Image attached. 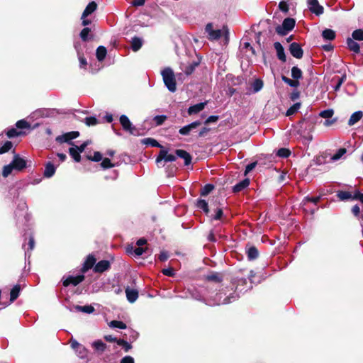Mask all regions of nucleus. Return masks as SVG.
I'll list each match as a JSON object with an SVG mask.
<instances>
[{
	"instance_id": "obj_41",
	"label": "nucleus",
	"mask_w": 363,
	"mask_h": 363,
	"mask_svg": "<svg viewBox=\"0 0 363 363\" xmlns=\"http://www.w3.org/2000/svg\"><path fill=\"white\" fill-rule=\"evenodd\" d=\"M110 326L114 328L125 329L127 328L125 323L120 320H112Z\"/></svg>"
},
{
	"instance_id": "obj_26",
	"label": "nucleus",
	"mask_w": 363,
	"mask_h": 363,
	"mask_svg": "<svg viewBox=\"0 0 363 363\" xmlns=\"http://www.w3.org/2000/svg\"><path fill=\"white\" fill-rule=\"evenodd\" d=\"M347 45L349 48V49L355 53H359L360 51V48L359 44L354 40L352 38H347Z\"/></svg>"
},
{
	"instance_id": "obj_57",
	"label": "nucleus",
	"mask_w": 363,
	"mask_h": 363,
	"mask_svg": "<svg viewBox=\"0 0 363 363\" xmlns=\"http://www.w3.org/2000/svg\"><path fill=\"white\" fill-rule=\"evenodd\" d=\"M101 167L104 169H108L114 167L108 158H104L101 163Z\"/></svg>"
},
{
	"instance_id": "obj_19",
	"label": "nucleus",
	"mask_w": 363,
	"mask_h": 363,
	"mask_svg": "<svg viewBox=\"0 0 363 363\" xmlns=\"http://www.w3.org/2000/svg\"><path fill=\"white\" fill-rule=\"evenodd\" d=\"M125 294L130 303H134L138 298V291L135 289H130L128 287L125 289Z\"/></svg>"
},
{
	"instance_id": "obj_60",
	"label": "nucleus",
	"mask_w": 363,
	"mask_h": 363,
	"mask_svg": "<svg viewBox=\"0 0 363 363\" xmlns=\"http://www.w3.org/2000/svg\"><path fill=\"white\" fill-rule=\"evenodd\" d=\"M89 160L94 162H99L102 160V155L99 152H94L93 157H89Z\"/></svg>"
},
{
	"instance_id": "obj_30",
	"label": "nucleus",
	"mask_w": 363,
	"mask_h": 363,
	"mask_svg": "<svg viewBox=\"0 0 363 363\" xmlns=\"http://www.w3.org/2000/svg\"><path fill=\"white\" fill-rule=\"evenodd\" d=\"M247 255L250 260H253L257 258L259 252L257 249L255 247L252 246L248 248V250H247Z\"/></svg>"
},
{
	"instance_id": "obj_8",
	"label": "nucleus",
	"mask_w": 363,
	"mask_h": 363,
	"mask_svg": "<svg viewBox=\"0 0 363 363\" xmlns=\"http://www.w3.org/2000/svg\"><path fill=\"white\" fill-rule=\"evenodd\" d=\"M307 5L310 11L315 13L316 16H320L323 13L324 9L319 4L318 0H308Z\"/></svg>"
},
{
	"instance_id": "obj_61",
	"label": "nucleus",
	"mask_w": 363,
	"mask_h": 363,
	"mask_svg": "<svg viewBox=\"0 0 363 363\" xmlns=\"http://www.w3.org/2000/svg\"><path fill=\"white\" fill-rule=\"evenodd\" d=\"M158 258L161 262H164L169 258V254L167 252L162 251L159 255Z\"/></svg>"
},
{
	"instance_id": "obj_38",
	"label": "nucleus",
	"mask_w": 363,
	"mask_h": 363,
	"mask_svg": "<svg viewBox=\"0 0 363 363\" xmlns=\"http://www.w3.org/2000/svg\"><path fill=\"white\" fill-rule=\"evenodd\" d=\"M347 152V150L345 148L339 149L331 157L333 161L339 160L345 153Z\"/></svg>"
},
{
	"instance_id": "obj_39",
	"label": "nucleus",
	"mask_w": 363,
	"mask_h": 363,
	"mask_svg": "<svg viewBox=\"0 0 363 363\" xmlns=\"http://www.w3.org/2000/svg\"><path fill=\"white\" fill-rule=\"evenodd\" d=\"M23 134V133L22 131H18L17 130L16 128H12L11 129H9L7 132H6V135L8 136V138H15V137H17V136H19Z\"/></svg>"
},
{
	"instance_id": "obj_34",
	"label": "nucleus",
	"mask_w": 363,
	"mask_h": 363,
	"mask_svg": "<svg viewBox=\"0 0 363 363\" xmlns=\"http://www.w3.org/2000/svg\"><path fill=\"white\" fill-rule=\"evenodd\" d=\"M337 196L341 201L349 200L352 197V194L350 192L346 191H338L337 193Z\"/></svg>"
},
{
	"instance_id": "obj_36",
	"label": "nucleus",
	"mask_w": 363,
	"mask_h": 363,
	"mask_svg": "<svg viewBox=\"0 0 363 363\" xmlns=\"http://www.w3.org/2000/svg\"><path fill=\"white\" fill-rule=\"evenodd\" d=\"M291 77L298 81L302 78V71L298 67H293L291 69Z\"/></svg>"
},
{
	"instance_id": "obj_46",
	"label": "nucleus",
	"mask_w": 363,
	"mask_h": 363,
	"mask_svg": "<svg viewBox=\"0 0 363 363\" xmlns=\"http://www.w3.org/2000/svg\"><path fill=\"white\" fill-rule=\"evenodd\" d=\"M334 114V111L333 109H326L320 111L319 116L324 118H331Z\"/></svg>"
},
{
	"instance_id": "obj_56",
	"label": "nucleus",
	"mask_w": 363,
	"mask_h": 363,
	"mask_svg": "<svg viewBox=\"0 0 363 363\" xmlns=\"http://www.w3.org/2000/svg\"><path fill=\"white\" fill-rule=\"evenodd\" d=\"M90 32V28H84L80 32V38L83 41H86L88 39V35Z\"/></svg>"
},
{
	"instance_id": "obj_15",
	"label": "nucleus",
	"mask_w": 363,
	"mask_h": 363,
	"mask_svg": "<svg viewBox=\"0 0 363 363\" xmlns=\"http://www.w3.org/2000/svg\"><path fill=\"white\" fill-rule=\"evenodd\" d=\"M110 268V262L108 260H101L96 263L94 271L97 273H102Z\"/></svg>"
},
{
	"instance_id": "obj_9",
	"label": "nucleus",
	"mask_w": 363,
	"mask_h": 363,
	"mask_svg": "<svg viewBox=\"0 0 363 363\" xmlns=\"http://www.w3.org/2000/svg\"><path fill=\"white\" fill-rule=\"evenodd\" d=\"M11 163L12 164L14 170L16 171H21L26 167V161L17 154L13 155V160Z\"/></svg>"
},
{
	"instance_id": "obj_63",
	"label": "nucleus",
	"mask_w": 363,
	"mask_h": 363,
	"mask_svg": "<svg viewBox=\"0 0 363 363\" xmlns=\"http://www.w3.org/2000/svg\"><path fill=\"white\" fill-rule=\"evenodd\" d=\"M210 130V129L207 127H203L201 128L199 130V133H198V137L199 138H201V137H203L208 131Z\"/></svg>"
},
{
	"instance_id": "obj_2",
	"label": "nucleus",
	"mask_w": 363,
	"mask_h": 363,
	"mask_svg": "<svg viewBox=\"0 0 363 363\" xmlns=\"http://www.w3.org/2000/svg\"><path fill=\"white\" fill-rule=\"evenodd\" d=\"M163 82L167 89L170 92H175L177 90V83L174 73L172 68L165 67L161 71Z\"/></svg>"
},
{
	"instance_id": "obj_16",
	"label": "nucleus",
	"mask_w": 363,
	"mask_h": 363,
	"mask_svg": "<svg viewBox=\"0 0 363 363\" xmlns=\"http://www.w3.org/2000/svg\"><path fill=\"white\" fill-rule=\"evenodd\" d=\"M274 47L277 51V55L278 59L282 61L283 62H286V57L282 45L279 42H275L274 43Z\"/></svg>"
},
{
	"instance_id": "obj_45",
	"label": "nucleus",
	"mask_w": 363,
	"mask_h": 363,
	"mask_svg": "<svg viewBox=\"0 0 363 363\" xmlns=\"http://www.w3.org/2000/svg\"><path fill=\"white\" fill-rule=\"evenodd\" d=\"M13 170H14V168L12 164L10 162L9 164L4 167L2 175L4 177H7L12 172Z\"/></svg>"
},
{
	"instance_id": "obj_10",
	"label": "nucleus",
	"mask_w": 363,
	"mask_h": 363,
	"mask_svg": "<svg viewBox=\"0 0 363 363\" xmlns=\"http://www.w3.org/2000/svg\"><path fill=\"white\" fill-rule=\"evenodd\" d=\"M206 32L208 35L209 40H218L221 37L222 31L220 29L213 30L212 23H208L205 28Z\"/></svg>"
},
{
	"instance_id": "obj_62",
	"label": "nucleus",
	"mask_w": 363,
	"mask_h": 363,
	"mask_svg": "<svg viewBox=\"0 0 363 363\" xmlns=\"http://www.w3.org/2000/svg\"><path fill=\"white\" fill-rule=\"evenodd\" d=\"M256 164H257L256 162H252V163L248 164L246 166V168H245V175H246L250 172H251L256 167Z\"/></svg>"
},
{
	"instance_id": "obj_50",
	"label": "nucleus",
	"mask_w": 363,
	"mask_h": 363,
	"mask_svg": "<svg viewBox=\"0 0 363 363\" xmlns=\"http://www.w3.org/2000/svg\"><path fill=\"white\" fill-rule=\"evenodd\" d=\"M16 126L19 129L30 128V125L24 119L20 120L16 122Z\"/></svg>"
},
{
	"instance_id": "obj_54",
	"label": "nucleus",
	"mask_w": 363,
	"mask_h": 363,
	"mask_svg": "<svg viewBox=\"0 0 363 363\" xmlns=\"http://www.w3.org/2000/svg\"><path fill=\"white\" fill-rule=\"evenodd\" d=\"M27 208L26 202L23 199H21L18 203V209L22 211L23 214L26 213Z\"/></svg>"
},
{
	"instance_id": "obj_6",
	"label": "nucleus",
	"mask_w": 363,
	"mask_h": 363,
	"mask_svg": "<svg viewBox=\"0 0 363 363\" xmlns=\"http://www.w3.org/2000/svg\"><path fill=\"white\" fill-rule=\"evenodd\" d=\"M79 135L78 131L68 132L56 138V141L60 143H67L70 145H73L71 142L72 140L77 138Z\"/></svg>"
},
{
	"instance_id": "obj_44",
	"label": "nucleus",
	"mask_w": 363,
	"mask_h": 363,
	"mask_svg": "<svg viewBox=\"0 0 363 363\" xmlns=\"http://www.w3.org/2000/svg\"><path fill=\"white\" fill-rule=\"evenodd\" d=\"M197 207L202 209L205 213L208 212V203L203 199H199L197 201Z\"/></svg>"
},
{
	"instance_id": "obj_5",
	"label": "nucleus",
	"mask_w": 363,
	"mask_h": 363,
	"mask_svg": "<svg viewBox=\"0 0 363 363\" xmlns=\"http://www.w3.org/2000/svg\"><path fill=\"white\" fill-rule=\"evenodd\" d=\"M71 347L74 350L75 354L80 359H85L87 357L88 350L87 349L78 342L75 339L71 338L70 340Z\"/></svg>"
},
{
	"instance_id": "obj_48",
	"label": "nucleus",
	"mask_w": 363,
	"mask_h": 363,
	"mask_svg": "<svg viewBox=\"0 0 363 363\" xmlns=\"http://www.w3.org/2000/svg\"><path fill=\"white\" fill-rule=\"evenodd\" d=\"M35 247V240L33 236H30L29 238V242H28V249L27 251L25 252V257L26 258L28 257V258L30 256V253L28 252V250L31 251L33 250Z\"/></svg>"
},
{
	"instance_id": "obj_18",
	"label": "nucleus",
	"mask_w": 363,
	"mask_h": 363,
	"mask_svg": "<svg viewBox=\"0 0 363 363\" xmlns=\"http://www.w3.org/2000/svg\"><path fill=\"white\" fill-rule=\"evenodd\" d=\"M96 262V259L93 255H89L84 263V265L82 269V272L83 273L88 271L89 269L92 268Z\"/></svg>"
},
{
	"instance_id": "obj_22",
	"label": "nucleus",
	"mask_w": 363,
	"mask_h": 363,
	"mask_svg": "<svg viewBox=\"0 0 363 363\" xmlns=\"http://www.w3.org/2000/svg\"><path fill=\"white\" fill-rule=\"evenodd\" d=\"M362 116L363 113L361 111L353 113L348 121V125L350 126L354 125L362 118Z\"/></svg>"
},
{
	"instance_id": "obj_53",
	"label": "nucleus",
	"mask_w": 363,
	"mask_h": 363,
	"mask_svg": "<svg viewBox=\"0 0 363 363\" xmlns=\"http://www.w3.org/2000/svg\"><path fill=\"white\" fill-rule=\"evenodd\" d=\"M84 123H86V125H87L88 126H91V125H95L98 123V121L97 119L94 117V116H90V117H86L85 119H84Z\"/></svg>"
},
{
	"instance_id": "obj_52",
	"label": "nucleus",
	"mask_w": 363,
	"mask_h": 363,
	"mask_svg": "<svg viewBox=\"0 0 363 363\" xmlns=\"http://www.w3.org/2000/svg\"><path fill=\"white\" fill-rule=\"evenodd\" d=\"M166 119L167 116L165 115L155 116L153 118V120L157 125H162L165 121Z\"/></svg>"
},
{
	"instance_id": "obj_43",
	"label": "nucleus",
	"mask_w": 363,
	"mask_h": 363,
	"mask_svg": "<svg viewBox=\"0 0 363 363\" xmlns=\"http://www.w3.org/2000/svg\"><path fill=\"white\" fill-rule=\"evenodd\" d=\"M13 147V144L11 141H6L1 147H0V155L9 152Z\"/></svg>"
},
{
	"instance_id": "obj_42",
	"label": "nucleus",
	"mask_w": 363,
	"mask_h": 363,
	"mask_svg": "<svg viewBox=\"0 0 363 363\" xmlns=\"http://www.w3.org/2000/svg\"><path fill=\"white\" fill-rule=\"evenodd\" d=\"M352 39L355 40H363V30L357 29L352 32Z\"/></svg>"
},
{
	"instance_id": "obj_51",
	"label": "nucleus",
	"mask_w": 363,
	"mask_h": 363,
	"mask_svg": "<svg viewBox=\"0 0 363 363\" xmlns=\"http://www.w3.org/2000/svg\"><path fill=\"white\" fill-rule=\"evenodd\" d=\"M213 189V185L210 184H206L202 189L201 194L202 196H207Z\"/></svg>"
},
{
	"instance_id": "obj_3",
	"label": "nucleus",
	"mask_w": 363,
	"mask_h": 363,
	"mask_svg": "<svg viewBox=\"0 0 363 363\" xmlns=\"http://www.w3.org/2000/svg\"><path fill=\"white\" fill-rule=\"evenodd\" d=\"M177 160V155L169 154L168 150L164 148V147L160 150L156 160L155 162L158 167H164V164H162L163 162H174Z\"/></svg>"
},
{
	"instance_id": "obj_27",
	"label": "nucleus",
	"mask_w": 363,
	"mask_h": 363,
	"mask_svg": "<svg viewBox=\"0 0 363 363\" xmlns=\"http://www.w3.org/2000/svg\"><path fill=\"white\" fill-rule=\"evenodd\" d=\"M142 144L150 145L151 147H160L161 149L163 147L155 139L151 138H144L141 140Z\"/></svg>"
},
{
	"instance_id": "obj_28",
	"label": "nucleus",
	"mask_w": 363,
	"mask_h": 363,
	"mask_svg": "<svg viewBox=\"0 0 363 363\" xmlns=\"http://www.w3.org/2000/svg\"><path fill=\"white\" fill-rule=\"evenodd\" d=\"M322 36L326 40H333L335 38V32L333 30L326 28L323 30Z\"/></svg>"
},
{
	"instance_id": "obj_40",
	"label": "nucleus",
	"mask_w": 363,
	"mask_h": 363,
	"mask_svg": "<svg viewBox=\"0 0 363 363\" xmlns=\"http://www.w3.org/2000/svg\"><path fill=\"white\" fill-rule=\"evenodd\" d=\"M301 107V103L298 102L294 104L293 106H291L287 111H286V116H289L293 114H294L296 112L298 111V110Z\"/></svg>"
},
{
	"instance_id": "obj_33",
	"label": "nucleus",
	"mask_w": 363,
	"mask_h": 363,
	"mask_svg": "<svg viewBox=\"0 0 363 363\" xmlns=\"http://www.w3.org/2000/svg\"><path fill=\"white\" fill-rule=\"evenodd\" d=\"M263 87V82L259 79H255L252 84V88L253 89L254 93H257Z\"/></svg>"
},
{
	"instance_id": "obj_37",
	"label": "nucleus",
	"mask_w": 363,
	"mask_h": 363,
	"mask_svg": "<svg viewBox=\"0 0 363 363\" xmlns=\"http://www.w3.org/2000/svg\"><path fill=\"white\" fill-rule=\"evenodd\" d=\"M281 79L284 82H285L286 84H287L289 86H290L291 87H297L299 86V82L297 81L296 79L292 80L284 75L281 76Z\"/></svg>"
},
{
	"instance_id": "obj_55",
	"label": "nucleus",
	"mask_w": 363,
	"mask_h": 363,
	"mask_svg": "<svg viewBox=\"0 0 363 363\" xmlns=\"http://www.w3.org/2000/svg\"><path fill=\"white\" fill-rule=\"evenodd\" d=\"M206 280L215 282H220L221 281V279L220 278L218 274L213 273L208 275L206 277Z\"/></svg>"
},
{
	"instance_id": "obj_24",
	"label": "nucleus",
	"mask_w": 363,
	"mask_h": 363,
	"mask_svg": "<svg viewBox=\"0 0 363 363\" xmlns=\"http://www.w3.org/2000/svg\"><path fill=\"white\" fill-rule=\"evenodd\" d=\"M143 45V40L138 37H133L131 40V48L133 51H138Z\"/></svg>"
},
{
	"instance_id": "obj_49",
	"label": "nucleus",
	"mask_w": 363,
	"mask_h": 363,
	"mask_svg": "<svg viewBox=\"0 0 363 363\" xmlns=\"http://www.w3.org/2000/svg\"><path fill=\"white\" fill-rule=\"evenodd\" d=\"M117 344L120 346H122L126 352L132 348V346L130 343L122 339L117 340Z\"/></svg>"
},
{
	"instance_id": "obj_13",
	"label": "nucleus",
	"mask_w": 363,
	"mask_h": 363,
	"mask_svg": "<svg viewBox=\"0 0 363 363\" xmlns=\"http://www.w3.org/2000/svg\"><path fill=\"white\" fill-rule=\"evenodd\" d=\"M289 51L291 55L297 59H301L303 57V50L297 43H292L290 45Z\"/></svg>"
},
{
	"instance_id": "obj_14",
	"label": "nucleus",
	"mask_w": 363,
	"mask_h": 363,
	"mask_svg": "<svg viewBox=\"0 0 363 363\" xmlns=\"http://www.w3.org/2000/svg\"><path fill=\"white\" fill-rule=\"evenodd\" d=\"M175 154L177 157H180L184 160V164L186 166L189 165L191 163L192 157L191 155L184 150H176Z\"/></svg>"
},
{
	"instance_id": "obj_4",
	"label": "nucleus",
	"mask_w": 363,
	"mask_h": 363,
	"mask_svg": "<svg viewBox=\"0 0 363 363\" xmlns=\"http://www.w3.org/2000/svg\"><path fill=\"white\" fill-rule=\"evenodd\" d=\"M295 20L291 18H286L283 21L281 26L276 28V32L280 35H286L295 26Z\"/></svg>"
},
{
	"instance_id": "obj_32",
	"label": "nucleus",
	"mask_w": 363,
	"mask_h": 363,
	"mask_svg": "<svg viewBox=\"0 0 363 363\" xmlns=\"http://www.w3.org/2000/svg\"><path fill=\"white\" fill-rule=\"evenodd\" d=\"M75 309L77 311L83 312L88 314L92 313L94 311V308L91 306H76Z\"/></svg>"
},
{
	"instance_id": "obj_58",
	"label": "nucleus",
	"mask_w": 363,
	"mask_h": 363,
	"mask_svg": "<svg viewBox=\"0 0 363 363\" xmlns=\"http://www.w3.org/2000/svg\"><path fill=\"white\" fill-rule=\"evenodd\" d=\"M279 9L284 13H287L289 11V6L287 4L286 1H281L279 4Z\"/></svg>"
},
{
	"instance_id": "obj_64",
	"label": "nucleus",
	"mask_w": 363,
	"mask_h": 363,
	"mask_svg": "<svg viewBox=\"0 0 363 363\" xmlns=\"http://www.w3.org/2000/svg\"><path fill=\"white\" fill-rule=\"evenodd\" d=\"M121 363H135L134 359L130 356H125L121 360Z\"/></svg>"
},
{
	"instance_id": "obj_35",
	"label": "nucleus",
	"mask_w": 363,
	"mask_h": 363,
	"mask_svg": "<svg viewBox=\"0 0 363 363\" xmlns=\"http://www.w3.org/2000/svg\"><path fill=\"white\" fill-rule=\"evenodd\" d=\"M69 155L72 157L74 161L79 162L81 160L80 153L74 147H72L69 150Z\"/></svg>"
},
{
	"instance_id": "obj_7",
	"label": "nucleus",
	"mask_w": 363,
	"mask_h": 363,
	"mask_svg": "<svg viewBox=\"0 0 363 363\" xmlns=\"http://www.w3.org/2000/svg\"><path fill=\"white\" fill-rule=\"evenodd\" d=\"M201 125L200 121H194L179 130V133L182 135H189L191 132H195L196 130Z\"/></svg>"
},
{
	"instance_id": "obj_29",
	"label": "nucleus",
	"mask_w": 363,
	"mask_h": 363,
	"mask_svg": "<svg viewBox=\"0 0 363 363\" xmlns=\"http://www.w3.org/2000/svg\"><path fill=\"white\" fill-rule=\"evenodd\" d=\"M91 345L95 350L99 352H103L106 348V345L100 340L93 342Z\"/></svg>"
},
{
	"instance_id": "obj_47",
	"label": "nucleus",
	"mask_w": 363,
	"mask_h": 363,
	"mask_svg": "<svg viewBox=\"0 0 363 363\" xmlns=\"http://www.w3.org/2000/svg\"><path fill=\"white\" fill-rule=\"evenodd\" d=\"M290 150L286 148H280L277 152V155L283 158L288 157L290 155Z\"/></svg>"
},
{
	"instance_id": "obj_17",
	"label": "nucleus",
	"mask_w": 363,
	"mask_h": 363,
	"mask_svg": "<svg viewBox=\"0 0 363 363\" xmlns=\"http://www.w3.org/2000/svg\"><path fill=\"white\" fill-rule=\"evenodd\" d=\"M206 104V102H201L195 105L191 106L188 108L189 115H193L199 113L205 108Z\"/></svg>"
},
{
	"instance_id": "obj_21",
	"label": "nucleus",
	"mask_w": 363,
	"mask_h": 363,
	"mask_svg": "<svg viewBox=\"0 0 363 363\" xmlns=\"http://www.w3.org/2000/svg\"><path fill=\"white\" fill-rule=\"evenodd\" d=\"M97 8V4L94 1L90 2L85 8L82 15V18H84L91 14Z\"/></svg>"
},
{
	"instance_id": "obj_59",
	"label": "nucleus",
	"mask_w": 363,
	"mask_h": 363,
	"mask_svg": "<svg viewBox=\"0 0 363 363\" xmlns=\"http://www.w3.org/2000/svg\"><path fill=\"white\" fill-rule=\"evenodd\" d=\"M198 65V63L191 64L187 66L184 70L186 75H190L195 69V67Z\"/></svg>"
},
{
	"instance_id": "obj_23",
	"label": "nucleus",
	"mask_w": 363,
	"mask_h": 363,
	"mask_svg": "<svg viewBox=\"0 0 363 363\" xmlns=\"http://www.w3.org/2000/svg\"><path fill=\"white\" fill-rule=\"evenodd\" d=\"M107 54V50L104 46H99L96 51V57L99 62H102Z\"/></svg>"
},
{
	"instance_id": "obj_25",
	"label": "nucleus",
	"mask_w": 363,
	"mask_h": 363,
	"mask_svg": "<svg viewBox=\"0 0 363 363\" xmlns=\"http://www.w3.org/2000/svg\"><path fill=\"white\" fill-rule=\"evenodd\" d=\"M55 173V166L51 163L48 162L45 165V168L44 170V177L47 178H50L52 177Z\"/></svg>"
},
{
	"instance_id": "obj_12",
	"label": "nucleus",
	"mask_w": 363,
	"mask_h": 363,
	"mask_svg": "<svg viewBox=\"0 0 363 363\" xmlns=\"http://www.w3.org/2000/svg\"><path fill=\"white\" fill-rule=\"evenodd\" d=\"M84 279V276L83 274L77 275V276H69L63 281V285L65 286H68L72 284L73 286H77L79 283H81Z\"/></svg>"
},
{
	"instance_id": "obj_11",
	"label": "nucleus",
	"mask_w": 363,
	"mask_h": 363,
	"mask_svg": "<svg viewBox=\"0 0 363 363\" xmlns=\"http://www.w3.org/2000/svg\"><path fill=\"white\" fill-rule=\"evenodd\" d=\"M120 123L124 130L129 132L130 134H134L135 128L127 116L121 115L120 117Z\"/></svg>"
},
{
	"instance_id": "obj_31",
	"label": "nucleus",
	"mask_w": 363,
	"mask_h": 363,
	"mask_svg": "<svg viewBox=\"0 0 363 363\" xmlns=\"http://www.w3.org/2000/svg\"><path fill=\"white\" fill-rule=\"evenodd\" d=\"M20 290H21V288H20L19 285H16L12 288V289L11 290V293H10V301L11 302L14 301L18 297Z\"/></svg>"
},
{
	"instance_id": "obj_1",
	"label": "nucleus",
	"mask_w": 363,
	"mask_h": 363,
	"mask_svg": "<svg viewBox=\"0 0 363 363\" xmlns=\"http://www.w3.org/2000/svg\"><path fill=\"white\" fill-rule=\"evenodd\" d=\"M255 277V272L253 271L250 272V274L248 276L249 279L250 280V284L252 282V278ZM247 284L246 279H240L238 280V284L236 286L235 291L232 293L230 291H233V288L230 290L222 289L219 293L216 294L215 298L211 301L208 303V305H220V304H228L236 300L239 297L240 293H243L247 291L248 289H251L252 286L250 284L247 289L242 288V286Z\"/></svg>"
},
{
	"instance_id": "obj_20",
	"label": "nucleus",
	"mask_w": 363,
	"mask_h": 363,
	"mask_svg": "<svg viewBox=\"0 0 363 363\" xmlns=\"http://www.w3.org/2000/svg\"><path fill=\"white\" fill-rule=\"evenodd\" d=\"M250 184V179H245L242 180L241 182H238L237 184H235L233 187V191L234 193H238L241 191H242L244 189L247 187Z\"/></svg>"
}]
</instances>
